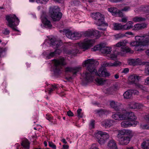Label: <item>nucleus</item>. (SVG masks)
I'll use <instances>...</instances> for the list:
<instances>
[{"instance_id":"obj_1","label":"nucleus","mask_w":149,"mask_h":149,"mask_svg":"<svg viewBox=\"0 0 149 149\" xmlns=\"http://www.w3.org/2000/svg\"><path fill=\"white\" fill-rule=\"evenodd\" d=\"M98 64V63L97 61L92 58L88 59L83 62V66L86 67L88 71L84 72L82 76L87 82H92L93 81L94 73L97 74V71L95 69L94 66Z\"/></svg>"},{"instance_id":"obj_2","label":"nucleus","mask_w":149,"mask_h":149,"mask_svg":"<svg viewBox=\"0 0 149 149\" xmlns=\"http://www.w3.org/2000/svg\"><path fill=\"white\" fill-rule=\"evenodd\" d=\"M128 41L127 40H123L116 43L115 46L117 47H121L120 49V51L117 53L116 51H113L109 54H108L107 56L108 59H110L112 60L116 59L118 55L123 56L127 53H132L133 51L131 50V49L127 46H125L127 43Z\"/></svg>"},{"instance_id":"obj_3","label":"nucleus","mask_w":149,"mask_h":149,"mask_svg":"<svg viewBox=\"0 0 149 149\" xmlns=\"http://www.w3.org/2000/svg\"><path fill=\"white\" fill-rule=\"evenodd\" d=\"M135 41L130 43L131 46L134 47L137 51L143 50L142 47L149 44V38L146 35L136 36L135 37Z\"/></svg>"},{"instance_id":"obj_4","label":"nucleus","mask_w":149,"mask_h":149,"mask_svg":"<svg viewBox=\"0 0 149 149\" xmlns=\"http://www.w3.org/2000/svg\"><path fill=\"white\" fill-rule=\"evenodd\" d=\"M6 19L7 21L8 25L15 31H18L16 26L19 25V20L15 15H10L7 16Z\"/></svg>"},{"instance_id":"obj_5","label":"nucleus","mask_w":149,"mask_h":149,"mask_svg":"<svg viewBox=\"0 0 149 149\" xmlns=\"http://www.w3.org/2000/svg\"><path fill=\"white\" fill-rule=\"evenodd\" d=\"M94 135L98 143L101 145H104L109 138V135L107 133L101 131L95 132Z\"/></svg>"},{"instance_id":"obj_6","label":"nucleus","mask_w":149,"mask_h":149,"mask_svg":"<svg viewBox=\"0 0 149 149\" xmlns=\"http://www.w3.org/2000/svg\"><path fill=\"white\" fill-rule=\"evenodd\" d=\"M52 63L54 65L53 70L55 74L58 73L60 71L61 66L66 64L65 60L63 58L59 59H54Z\"/></svg>"},{"instance_id":"obj_7","label":"nucleus","mask_w":149,"mask_h":149,"mask_svg":"<svg viewBox=\"0 0 149 149\" xmlns=\"http://www.w3.org/2000/svg\"><path fill=\"white\" fill-rule=\"evenodd\" d=\"M91 15L93 19L96 21L95 22V23L96 25H107V23L104 22L103 15L100 13L99 12L95 13H93L91 14Z\"/></svg>"},{"instance_id":"obj_8","label":"nucleus","mask_w":149,"mask_h":149,"mask_svg":"<svg viewBox=\"0 0 149 149\" xmlns=\"http://www.w3.org/2000/svg\"><path fill=\"white\" fill-rule=\"evenodd\" d=\"M95 42L94 39L87 38L84 39L83 42L79 43L78 45L81 48L86 50L93 46Z\"/></svg>"},{"instance_id":"obj_9","label":"nucleus","mask_w":149,"mask_h":149,"mask_svg":"<svg viewBox=\"0 0 149 149\" xmlns=\"http://www.w3.org/2000/svg\"><path fill=\"white\" fill-rule=\"evenodd\" d=\"M59 8H53L50 12L51 16L53 20L54 21H59L62 16V13L59 12Z\"/></svg>"},{"instance_id":"obj_10","label":"nucleus","mask_w":149,"mask_h":149,"mask_svg":"<svg viewBox=\"0 0 149 149\" xmlns=\"http://www.w3.org/2000/svg\"><path fill=\"white\" fill-rule=\"evenodd\" d=\"M65 32V35L67 38L73 40H77L81 36V33L77 32L66 30Z\"/></svg>"},{"instance_id":"obj_11","label":"nucleus","mask_w":149,"mask_h":149,"mask_svg":"<svg viewBox=\"0 0 149 149\" xmlns=\"http://www.w3.org/2000/svg\"><path fill=\"white\" fill-rule=\"evenodd\" d=\"M127 111L126 110L122 112L118 113L112 115V117L114 119L117 120H127Z\"/></svg>"},{"instance_id":"obj_12","label":"nucleus","mask_w":149,"mask_h":149,"mask_svg":"<svg viewBox=\"0 0 149 149\" xmlns=\"http://www.w3.org/2000/svg\"><path fill=\"white\" fill-rule=\"evenodd\" d=\"M127 120H128L132 123H136V125L138 123V121H136L137 117L135 115L134 113L132 112H127Z\"/></svg>"},{"instance_id":"obj_13","label":"nucleus","mask_w":149,"mask_h":149,"mask_svg":"<svg viewBox=\"0 0 149 149\" xmlns=\"http://www.w3.org/2000/svg\"><path fill=\"white\" fill-rule=\"evenodd\" d=\"M118 138L119 143L123 145H127L129 143L131 139L128 136H123Z\"/></svg>"},{"instance_id":"obj_14","label":"nucleus","mask_w":149,"mask_h":149,"mask_svg":"<svg viewBox=\"0 0 149 149\" xmlns=\"http://www.w3.org/2000/svg\"><path fill=\"white\" fill-rule=\"evenodd\" d=\"M51 44L54 48H58L62 44V42L61 40H56V39L54 37L50 39Z\"/></svg>"},{"instance_id":"obj_15","label":"nucleus","mask_w":149,"mask_h":149,"mask_svg":"<svg viewBox=\"0 0 149 149\" xmlns=\"http://www.w3.org/2000/svg\"><path fill=\"white\" fill-rule=\"evenodd\" d=\"M132 131L125 129H123L120 130L118 132V134L117 135L118 138L122 137V135H127L129 136H132Z\"/></svg>"},{"instance_id":"obj_16","label":"nucleus","mask_w":149,"mask_h":149,"mask_svg":"<svg viewBox=\"0 0 149 149\" xmlns=\"http://www.w3.org/2000/svg\"><path fill=\"white\" fill-rule=\"evenodd\" d=\"M121 65V63L119 61H115L113 63L111 62H104L102 64V66L104 67H116Z\"/></svg>"},{"instance_id":"obj_17","label":"nucleus","mask_w":149,"mask_h":149,"mask_svg":"<svg viewBox=\"0 0 149 149\" xmlns=\"http://www.w3.org/2000/svg\"><path fill=\"white\" fill-rule=\"evenodd\" d=\"M97 74L100 77H104L109 76L110 75V73L107 72L106 69L102 68L99 69Z\"/></svg>"},{"instance_id":"obj_18","label":"nucleus","mask_w":149,"mask_h":149,"mask_svg":"<svg viewBox=\"0 0 149 149\" xmlns=\"http://www.w3.org/2000/svg\"><path fill=\"white\" fill-rule=\"evenodd\" d=\"M147 26V24L146 23L137 24L133 26V29L135 31H139L146 28Z\"/></svg>"},{"instance_id":"obj_19","label":"nucleus","mask_w":149,"mask_h":149,"mask_svg":"<svg viewBox=\"0 0 149 149\" xmlns=\"http://www.w3.org/2000/svg\"><path fill=\"white\" fill-rule=\"evenodd\" d=\"M132 123L128 120L122 122L120 124L121 126L124 128H126L131 126L135 127L136 126V123Z\"/></svg>"},{"instance_id":"obj_20","label":"nucleus","mask_w":149,"mask_h":149,"mask_svg":"<svg viewBox=\"0 0 149 149\" xmlns=\"http://www.w3.org/2000/svg\"><path fill=\"white\" fill-rule=\"evenodd\" d=\"M114 121L111 120H103L101 123L102 126L105 127H110L111 126Z\"/></svg>"},{"instance_id":"obj_21","label":"nucleus","mask_w":149,"mask_h":149,"mask_svg":"<svg viewBox=\"0 0 149 149\" xmlns=\"http://www.w3.org/2000/svg\"><path fill=\"white\" fill-rule=\"evenodd\" d=\"M81 68L77 67L73 68L67 67L65 69V71L66 72H72L74 74L81 70Z\"/></svg>"},{"instance_id":"obj_22","label":"nucleus","mask_w":149,"mask_h":149,"mask_svg":"<svg viewBox=\"0 0 149 149\" xmlns=\"http://www.w3.org/2000/svg\"><path fill=\"white\" fill-rule=\"evenodd\" d=\"M112 48L111 47H106L103 45L102 48L101 49V52L107 56L108 54H109L112 51Z\"/></svg>"},{"instance_id":"obj_23","label":"nucleus","mask_w":149,"mask_h":149,"mask_svg":"<svg viewBox=\"0 0 149 149\" xmlns=\"http://www.w3.org/2000/svg\"><path fill=\"white\" fill-rule=\"evenodd\" d=\"M42 21L44 24L45 27L48 28H50L52 27V25L49 21L48 20L46 17L42 16L41 17Z\"/></svg>"},{"instance_id":"obj_24","label":"nucleus","mask_w":149,"mask_h":149,"mask_svg":"<svg viewBox=\"0 0 149 149\" xmlns=\"http://www.w3.org/2000/svg\"><path fill=\"white\" fill-rule=\"evenodd\" d=\"M107 147L110 149H117L116 143L114 140H110L107 143Z\"/></svg>"},{"instance_id":"obj_25","label":"nucleus","mask_w":149,"mask_h":149,"mask_svg":"<svg viewBox=\"0 0 149 149\" xmlns=\"http://www.w3.org/2000/svg\"><path fill=\"white\" fill-rule=\"evenodd\" d=\"M110 105L111 107L116 110H118L119 109V107L121 105V104L117 102L111 101L110 102Z\"/></svg>"},{"instance_id":"obj_26","label":"nucleus","mask_w":149,"mask_h":149,"mask_svg":"<svg viewBox=\"0 0 149 149\" xmlns=\"http://www.w3.org/2000/svg\"><path fill=\"white\" fill-rule=\"evenodd\" d=\"M141 61L140 59H132L128 61V63L130 65L135 66L138 64H140Z\"/></svg>"},{"instance_id":"obj_27","label":"nucleus","mask_w":149,"mask_h":149,"mask_svg":"<svg viewBox=\"0 0 149 149\" xmlns=\"http://www.w3.org/2000/svg\"><path fill=\"white\" fill-rule=\"evenodd\" d=\"M133 23L132 21H129L124 25H122L123 30H129L133 28Z\"/></svg>"},{"instance_id":"obj_28","label":"nucleus","mask_w":149,"mask_h":149,"mask_svg":"<svg viewBox=\"0 0 149 149\" xmlns=\"http://www.w3.org/2000/svg\"><path fill=\"white\" fill-rule=\"evenodd\" d=\"M141 77L137 75H133L130 76L129 78V80L132 83H135L140 79Z\"/></svg>"},{"instance_id":"obj_29","label":"nucleus","mask_w":149,"mask_h":149,"mask_svg":"<svg viewBox=\"0 0 149 149\" xmlns=\"http://www.w3.org/2000/svg\"><path fill=\"white\" fill-rule=\"evenodd\" d=\"M62 50L59 49H56L54 52H51L47 56V58L49 59L56 55L59 54L61 52Z\"/></svg>"},{"instance_id":"obj_30","label":"nucleus","mask_w":149,"mask_h":149,"mask_svg":"<svg viewBox=\"0 0 149 149\" xmlns=\"http://www.w3.org/2000/svg\"><path fill=\"white\" fill-rule=\"evenodd\" d=\"M48 87L49 88L46 89L45 90V92H46L47 91H48V93L49 94H50L52 91L58 88L57 85L56 84H49Z\"/></svg>"},{"instance_id":"obj_31","label":"nucleus","mask_w":149,"mask_h":149,"mask_svg":"<svg viewBox=\"0 0 149 149\" xmlns=\"http://www.w3.org/2000/svg\"><path fill=\"white\" fill-rule=\"evenodd\" d=\"M132 90H130L125 92L123 94L124 98L126 99L130 98L132 97Z\"/></svg>"},{"instance_id":"obj_32","label":"nucleus","mask_w":149,"mask_h":149,"mask_svg":"<svg viewBox=\"0 0 149 149\" xmlns=\"http://www.w3.org/2000/svg\"><path fill=\"white\" fill-rule=\"evenodd\" d=\"M21 145L24 149H29L30 143L28 140L26 139H25L22 141Z\"/></svg>"},{"instance_id":"obj_33","label":"nucleus","mask_w":149,"mask_h":149,"mask_svg":"<svg viewBox=\"0 0 149 149\" xmlns=\"http://www.w3.org/2000/svg\"><path fill=\"white\" fill-rule=\"evenodd\" d=\"M113 29L115 30H123L122 25L120 23H114L113 24Z\"/></svg>"},{"instance_id":"obj_34","label":"nucleus","mask_w":149,"mask_h":149,"mask_svg":"<svg viewBox=\"0 0 149 149\" xmlns=\"http://www.w3.org/2000/svg\"><path fill=\"white\" fill-rule=\"evenodd\" d=\"M93 30H88L82 32V35L85 37H90L93 36Z\"/></svg>"},{"instance_id":"obj_35","label":"nucleus","mask_w":149,"mask_h":149,"mask_svg":"<svg viewBox=\"0 0 149 149\" xmlns=\"http://www.w3.org/2000/svg\"><path fill=\"white\" fill-rule=\"evenodd\" d=\"M142 148L147 149L149 148V140L144 141L141 144Z\"/></svg>"},{"instance_id":"obj_36","label":"nucleus","mask_w":149,"mask_h":149,"mask_svg":"<svg viewBox=\"0 0 149 149\" xmlns=\"http://www.w3.org/2000/svg\"><path fill=\"white\" fill-rule=\"evenodd\" d=\"M118 9L115 7H112L108 9V10L113 15H115L117 14Z\"/></svg>"},{"instance_id":"obj_37","label":"nucleus","mask_w":149,"mask_h":149,"mask_svg":"<svg viewBox=\"0 0 149 149\" xmlns=\"http://www.w3.org/2000/svg\"><path fill=\"white\" fill-rule=\"evenodd\" d=\"M146 19L141 17H136L132 19V21L135 22L145 21Z\"/></svg>"},{"instance_id":"obj_38","label":"nucleus","mask_w":149,"mask_h":149,"mask_svg":"<svg viewBox=\"0 0 149 149\" xmlns=\"http://www.w3.org/2000/svg\"><path fill=\"white\" fill-rule=\"evenodd\" d=\"M103 45L102 44H100L97 45L91 49V51H95L97 50H100L101 52V49L102 48Z\"/></svg>"},{"instance_id":"obj_39","label":"nucleus","mask_w":149,"mask_h":149,"mask_svg":"<svg viewBox=\"0 0 149 149\" xmlns=\"http://www.w3.org/2000/svg\"><path fill=\"white\" fill-rule=\"evenodd\" d=\"M96 83L99 85H103L105 82V80L102 78H97L95 79Z\"/></svg>"},{"instance_id":"obj_40","label":"nucleus","mask_w":149,"mask_h":149,"mask_svg":"<svg viewBox=\"0 0 149 149\" xmlns=\"http://www.w3.org/2000/svg\"><path fill=\"white\" fill-rule=\"evenodd\" d=\"M144 64L146 65L145 73L146 75H149V62H146Z\"/></svg>"},{"instance_id":"obj_41","label":"nucleus","mask_w":149,"mask_h":149,"mask_svg":"<svg viewBox=\"0 0 149 149\" xmlns=\"http://www.w3.org/2000/svg\"><path fill=\"white\" fill-rule=\"evenodd\" d=\"M139 105V103L132 102L129 104V107L131 109H135L137 108Z\"/></svg>"},{"instance_id":"obj_42","label":"nucleus","mask_w":149,"mask_h":149,"mask_svg":"<svg viewBox=\"0 0 149 149\" xmlns=\"http://www.w3.org/2000/svg\"><path fill=\"white\" fill-rule=\"evenodd\" d=\"M79 52V51L77 49L73 50L72 51H70L67 52V53L68 54H72V55H75Z\"/></svg>"},{"instance_id":"obj_43","label":"nucleus","mask_w":149,"mask_h":149,"mask_svg":"<svg viewBox=\"0 0 149 149\" xmlns=\"http://www.w3.org/2000/svg\"><path fill=\"white\" fill-rule=\"evenodd\" d=\"M148 7H146L144 6H142L138 8V10H136V11H144L145 12L148 9Z\"/></svg>"},{"instance_id":"obj_44","label":"nucleus","mask_w":149,"mask_h":149,"mask_svg":"<svg viewBox=\"0 0 149 149\" xmlns=\"http://www.w3.org/2000/svg\"><path fill=\"white\" fill-rule=\"evenodd\" d=\"M107 25H97L98 27V29L99 30L105 31L106 30V27L108 26V24L107 23Z\"/></svg>"},{"instance_id":"obj_45","label":"nucleus","mask_w":149,"mask_h":149,"mask_svg":"<svg viewBox=\"0 0 149 149\" xmlns=\"http://www.w3.org/2000/svg\"><path fill=\"white\" fill-rule=\"evenodd\" d=\"M77 116L79 118H82L83 116V113L82 112V109H79L77 111Z\"/></svg>"},{"instance_id":"obj_46","label":"nucleus","mask_w":149,"mask_h":149,"mask_svg":"<svg viewBox=\"0 0 149 149\" xmlns=\"http://www.w3.org/2000/svg\"><path fill=\"white\" fill-rule=\"evenodd\" d=\"M93 36L95 37L96 39L99 38L100 36L99 32L97 30H93Z\"/></svg>"},{"instance_id":"obj_47","label":"nucleus","mask_w":149,"mask_h":149,"mask_svg":"<svg viewBox=\"0 0 149 149\" xmlns=\"http://www.w3.org/2000/svg\"><path fill=\"white\" fill-rule=\"evenodd\" d=\"M116 38L117 39L120 38H123L124 37H126L125 35L122 34L121 33H119L118 34H116L115 36Z\"/></svg>"},{"instance_id":"obj_48","label":"nucleus","mask_w":149,"mask_h":149,"mask_svg":"<svg viewBox=\"0 0 149 149\" xmlns=\"http://www.w3.org/2000/svg\"><path fill=\"white\" fill-rule=\"evenodd\" d=\"M49 146L53 149H56V146L52 142H49Z\"/></svg>"},{"instance_id":"obj_49","label":"nucleus","mask_w":149,"mask_h":149,"mask_svg":"<svg viewBox=\"0 0 149 149\" xmlns=\"http://www.w3.org/2000/svg\"><path fill=\"white\" fill-rule=\"evenodd\" d=\"M111 90V88H106L104 90V92L106 94H112Z\"/></svg>"},{"instance_id":"obj_50","label":"nucleus","mask_w":149,"mask_h":149,"mask_svg":"<svg viewBox=\"0 0 149 149\" xmlns=\"http://www.w3.org/2000/svg\"><path fill=\"white\" fill-rule=\"evenodd\" d=\"M141 128L143 129H149V125L141 124Z\"/></svg>"},{"instance_id":"obj_51","label":"nucleus","mask_w":149,"mask_h":149,"mask_svg":"<svg viewBox=\"0 0 149 149\" xmlns=\"http://www.w3.org/2000/svg\"><path fill=\"white\" fill-rule=\"evenodd\" d=\"M89 126L90 128L91 129H93L94 128L95 121L94 120H91Z\"/></svg>"},{"instance_id":"obj_52","label":"nucleus","mask_w":149,"mask_h":149,"mask_svg":"<svg viewBox=\"0 0 149 149\" xmlns=\"http://www.w3.org/2000/svg\"><path fill=\"white\" fill-rule=\"evenodd\" d=\"M122 11H121V10H118L117 13V14H116V15L120 17H122L123 16V15L122 12Z\"/></svg>"},{"instance_id":"obj_53","label":"nucleus","mask_w":149,"mask_h":149,"mask_svg":"<svg viewBox=\"0 0 149 149\" xmlns=\"http://www.w3.org/2000/svg\"><path fill=\"white\" fill-rule=\"evenodd\" d=\"M46 118L49 121L53 122V118L50 116L46 115Z\"/></svg>"},{"instance_id":"obj_54","label":"nucleus","mask_w":149,"mask_h":149,"mask_svg":"<svg viewBox=\"0 0 149 149\" xmlns=\"http://www.w3.org/2000/svg\"><path fill=\"white\" fill-rule=\"evenodd\" d=\"M144 84L145 85L149 86V77H147L145 79Z\"/></svg>"},{"instance_id":"obj_55","label":"nucleus","mask_w":149,"mask_h":149,"mask_svg":"<svg viewBox=\"0 0 149 149\" xmlns=\"http://www.w3.org/2000/svg\"><path fill=\"white\" fill-rule=\"evenodd\" d=\"M89 149H99L98 146L96 144H93L91 146V148Z\"/></svg>"},{"instance_id":"obj_56","label":"nucleus","mask_w":149,"mask_h":149,"mask_svg":"<svg viewBox=\"0 0 149 149\" xmlns=\"http://www.w3.org/2000/svg\"><path fill=\"white\" fill-rule=\"evenodd\" d=\"M49 0H36V2L38 3H43L48 1Z\"/></svg>"},{"instance_id":"obj_57","label":"nucleus","mask_w":149,"mask_h":149,"mask_svg":"<svg viewBox=\"0 0 149 149\" xmlns=\"http://www.w3.org/2000/svg\"><path fill=\"white\" fill-rule=\"evenodd\" d=\"M130 8L128 6H126L124 7L121 10L122 11L127 12L130 10Z\"/></svg>"},{"instance_id":"obj_58","label":"nucleus","mask_w":149,"mask_h":149,"mask_svg":"<svg viewBox=\"0 0 149 149\" xmlns=\"http://www.w3.org/2000/svg\"><path fill=\"white\" fill-rule=\"evenodd\" d=\"M95 112L96 113H98L100 116L104 113L103 111L102 110H97Z\"/></svg>"},{"instance_id":"obj_59","label":"nucleus","mask_w":149,"mask_h":149,"mask_svg":"<svg viewBox=\"0 0 149 149\" xmlns=\"http://www.w3.org/2000/svg\"><path fill=\"white\" fill-rule=\"evenodd\" d=\"M67 114L69 116H73V113L70 110L67 112Z\"/></svg>"},{"instance_id":"obj_60","label":"nucleus","mask_w":149,"mask_h":149,"mask_svg":"<svg viewBox=\"0 0 149 149\" xmlns=\"http://www.w3.org/2000/svg\"><path fill=\"white\" fill-rule=\"evenodd\" d=\"M129 35L131 36H134V34L131 31H127L125 33V35Z\"/></svg>"},{"instance_id":"obj_61","label":"nucleus","mask_w":149,"mask_h":149,"mask_svg":"<svg viewBox=\"0 0 149 149\" xmlns=\"http://www.w3.org/2000/svg\"><path fill=\"white\" fill-rule=\"evenodd\" d=\"M10 33L9 31L7 29H5L3 31V33L5 35H8Z\"/></svg>"},{"instance_id":"obj_62","label":"nucleus","mask_w":149,"mask_h":149,"mask_svg":"<svg viewBox=\"0 0 149 149\" xmlns=\"http://www.w3.org/2000/svg\"><path fill=\"white\" fill-rule=\"evenodd\" d=\"M127 17H124L122 19L121 22H124V23H125L127 21Z\"/></svg>"},{"instance_id":"obj_63","label":"nucleus","mask_w":149,"mask_h":149,"mask_svg":"<svg viewBox=\"0 0 149 149\" xmlns=\"http://www.w3.org/2000/svg\"><path fill=\"white\" fill-rule=\"evenodd\" d=\"M129 71V69L128 68H125L123 71L122 72L126 74Z\"/></svg>"},{"instance_id":"obj_64","label":"nucleus","mask_w":149,"mask_h":149,"mask_svg":"<svg viewBox=\"0 0 149 149\" xmlns=\"http://www.w3.org/2000/svg\"><path fill=\"white\" fill-rule=\"evenodd\" d=\"M139 94V92L138 91L136 90H133V91L132 92V94H134L135 95H138Z\"/></svg>"}]
</instances>
